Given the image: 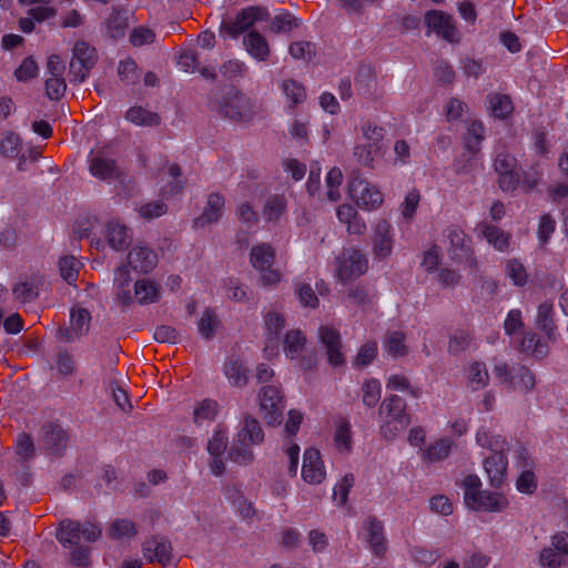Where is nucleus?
Here are the masks:
<instances>
[{"mask_svg":"<svg viewBox=\"0 0 568 568\" xmlns=\"http://www.w3.org/2000/svg\"><path fill=\"white\" fill-rule=\"evenodd\" d=\"M362 140L354 146L353 155L361 165L374 168V163L384 155V129L366 122L362 126Z\"/></svg>","mask_w":568,"mask_h":568,"instance_id":"obj_1","label":"nucleus"},{"mask_svg":"<svg viewBox=\"0 0 568 568\" xmlns=\"http://www.w3.org/2000/svg\"><path fill=\"white\" fill-rule=\"evenodd\" d=\"M101 532L100 527L90 521L80 523L64 519L59 525L57 539L64 548L73 549L81 546L82 541L93 542L98 540Z\"/></svg>","mask_w":568,"mask_h":568,"instance_id":"obj_2","label":"nucleus"},{"mask_svg":"<svg viewBox=\"0 0 568 568\" xmlns=\"http://www.w3.org/2000/svg\"><path fill=\"white\" fill-rule=\"evenodd\" d=\"M250 262L260 273V282L263 286H276L282 281V273L274 268L275 250L272 245L260 243L250 252Z\"/></svg>","mask_w":568,"mask_h":568,"instance_id":"obj_3","label":"nucleus"},{"mask_svg":"<svg viewBox=\"0 0 568 568\" xmlns=\"http://www.w3.org/2000/svg\"><path fill=\"white\" fill-rule=\"evenodd\" d=\"M268 16L270 13L266 8L248 6L239 11L234 19L223 21L221 24V33L235 39L248 31L256 22L267 20Z\"/></svg>","mask_w":568,"mask_h":568,"instance_id":"obj_4","label":"nucleus"},{"mask_svg":"<svg viewBox=\"0 0 568 568\" xmlns=\"http://www.w3.org/2000/svg\"><path fill=\"white\" fill-rule=\"evenodd\" d=\"M258 405L260 415L267 425L276 426L282 423L285 404L278 387L263 386L258 392Z\"/></svg>","mask_w":568,"mask_h":568,"instance_id":"obj_5","label":"nucleus"},{"mask_svg":"<svg viewBox=\"0 0 568 568\" xmlns=\"http://www.w3.org/2000/svg\"><path fill=\"white\" fill-rule=\"evenodd\" d=\"M349 196L365 211H375L384 202V195L377 185L366 179L354 176L348 183Z\"/></svg>","mask_w":568,"mask_h":568,"instance_id":"obj_6","label":"nucleus"},{"mask_svg":"<svg viewBox=\"0 0 568 568\" xmlns=\"http://www.w3.org/2000/svg\"><path fill=\"white\" fill-rule=\"evenodd\" d=\"M494 169L498 174V184L503 191H514L520 181L517 160L504 148L496 149Z\"/></svg>","mask_w":568,"mask_h":568,"instance_id":"obj_7","label":"nucleus"},{"mask_svg":"<svg viewBox=\"0 0 568 568\" xmlns=\"http://www.w3.org/2000/svg\"><path fill=\"white\" fill-rule=\"evenodd\" d=\"M220 110L226 118L244 121L252 116L253 103L235 88H229L222 95Z\"/></svg>","mask_w":568,"mask_h":568,"instance_id":"obj_8","label":"nucleus"},{"mask_svg":"<svg viewBox=\"0 0 568 568\" xmlns=\"http://www.w3.org/2000/svg\"><path fill=\"white\" fill-rule=\"evenodd\" d=\"M161 297V286L150 280H138L133 285V291H120L118 293V301L123 305H131L138 303L140 305H148L156 303Z\"/></svg>","mask_w":568,"mask_h":568,"instance_id":"obj_9","label":"nucleus"},{"mask_svg":"<svg viewBox=\"0 0 568 568\" xmlns=\"http://www.w3.org/2000/svg\"><path fill=\"white\" fill-rule=\"evenodd\" d=\"M368 268V260L357 248H346L338 257L337 275L343 282L351 281Z\"/></svg>","mask_w":568,"mask_h":568,"instance_id":"obj_10","label":"nucleus"},{"mask_svg":"<svg viewBox=\"0 0 568 568\" xmlns=\"http://www.w3.org/2000/svg\"><path fill=\"white\" fill-rule=\"evenodd\" d=\"M97 61L95 50L84 41H78L73 48L70 73L74 81L82 82Z\"/></svg>","mask_w":568,"mask_h":568,"instance_id":"obj_11","label":"nucleus"},{"mask_svg":"<svg viewBox=\"0 0 568 568\" xmlns=\"http://www.w3.org/2000/svg\"><path fill=\"white\" fill-rule=\"evenodd\" d=\"M90 173L100 180L111 181L120 175L119 168L109 152L103 149L93 150L88 159Z\"/></svg>","mask_w":568,"mask_h":568,"instance_id":"obj_12","label":"nucleus"},{"mask_svg":"<svg viewBox=\"0 0 568 568\" xmlns=\"http://www.w3.org/2000/svg\"><path fill=\"white\" fill-rule=\"evenodd\" d=\"M128 265L139 274L151 272L159 262L156 252L143 243L134 244L126 256Z\"/></svg>","mask_w":568,"mask_h":568,"instance_id":"obj_13","label":"nucleus"},{"mask_svg":"<svg viewBox=\"0 0 568 568\" xmlns=\"http://www.w3.org/2000/svg\"><path fill=\"white\" fill-rule=\"evenodd\" d=\"M445 236L450 244L448 253L452 260L473 263L470 239L466 236L465 232L459 226H448L445 231Z\"/></svg>","mask_w":568,"mask_h":568,"instance_id":"obj_14","label":"nucleus"},{"mask_svg":"<svg viewBox=\"0 0 568 568\" xmlns=\"http://www.w3.org/2000/svg\"><path fill=\"white\" fill-rule=\"evenodd\" d=\"M320 342L326 349L327 361L332 366H341L345 363V356L342 352V341L339 332L329 325H322L318 328Z\"/></svg>","mask_w":568,"mask_h":568,"instance_id":"obj_15","label":"nucleus"},{"mask_svg":"<svg viewBox=\"0 0 568 568\" xmlns=\"http://www.w3.org/2000/svg\"><path fill=\"white\" fill-rule=\"evenodd\" d=\"M425 22L427 27L448 42H457L458 31L454 24L452 16L433 10L426 13Z\"/></svg>","mask_w":568,"mask_h":568,"instance_id":"obj_16","label":"nucleus"},{"mask_svg":"<svg viewBox=\"0 0 568 568\" xmlns=\"http://www.w3.org/2000/svg\"><path fill=\"white\" fill-rule=\"evenodd\" d=\"M42 445L48 455L61 456L68 447L67 432L55 423L43 426Z\"/></svg>","mask_w":568,"mask_h":568,"instance_id":"obj_17","label":"nucleus"},{"mask_svg":"<svg viewBox=\"0 0 568 568\" xmlns=\"http://www.w3.org/2000/svg\"><path fill=\"white\" fill-rule=\"evenodd\" d=\"M361 534L374 555L383 556L386 552L387 546L382 521L375 517L366 518Z\"/></svg>","mask_w":568,"mask_h":568,"instance_id":"obj_18","label":"nucleus"},{"mask_svg":"<svg viewBox=\"0 0 568 568\" xmlns=\"http://www.w3.org/2000/svg\"><path fill=\"white\" fill-rule=\"evenodd\" d=\"M326 476L324 463L321 454L315 448H308L304 452L303 465H302V477L311 485L321 484Z\"/></svg>","mask_w":568,"mask_h":568,"instance_id":"obj_19","label":"nucleus"},{"mask_svg":"<svg viewBox=\"0 0 568 568\" xmlns=\"http://www.w3.org/2000/svg\"><path fill=\"white\" fill-rule=\"evenodd\" d=\"M143 555L149 561H158L162 566L173 564L171 542L162 536H155L145 540Z\"/></svg>","mask_w":568,"mask_h":568,"instance_id":"obj_20","label":"nucleus"},{"mask_svg":"<svg viewBox=\"0 0 568 568\" xmlns=\"http://www.w3.org/2000/svg\"><path fill=\"white\" fill-rule=\"evenodd\" d=\"M506 453L490 454L483 460L484 470L493 487H500L507 478L508 459Z\"/></svg>","mask_w":568,"mask_h":568,"instance_id":"obj_21","label":"nucleus"},{"mask_svg":"<svg viewBox=\"0 0 568 568\" xmlns=\"http://www.w3.org/2000/svg\"><path fill=\"white\" fill-rule=\"evenodd\" d=\"M357 94L368 100H377L382 97L378 89L376 73L371 65L364 64L358 68L354 82Z\"/></svg>","mask_w":568,"mask_h":568,"instance_id":"obj_22","label":"nucleus"},{"mask_svg":"<svg viewBox=\"0 0 568 568\" xmlns=\"http://www.w3.org/2000/svg\"><path fill=\"white\" fill-rule=\"evenodd\" d=\"M285 326L284 316L275 311L268 312L265 316V327L267 331V341L264 347L266 358H273L278 355V334Z\"/></svg>","mask_w":568,"mask_h":568,"instance_id":"obj_23","label":"nucleus"},{"mask_svg":"<svg viewBox=\"0 0 568 568\" xmlns=\"http://www.w3.org/2000/svg\"><path fill=\"white\" fill-rule=\"evenodd\" d=\"M91 315L88 310L74 307L70 314V327L60 328L59 337L61 339L72 342L89 331Z\"/></svg>","mask_w":568,"mask_h":568,"instance_id":"obj_24","label":"nucleus"},{"mask_svg":"<svg viewBox=\"0 0 568 568\" xmlns=\"http://www.w3.org/2000/svg\"><path fill=\"white\" fill-rule=\"evenodd\" d=\"M225 200L219 193H211L207 196L203 213L193 221L196 229L205 227L221 220L224 213Z\"/></svg>","mask_w":568,"mask_h":568,"instance_id":"obj_25","label":"nucleus"},{"mask_svg":"<svg viewBox=\"0 0 568 568\" xmlns=\"http://www.w3.org/2000/svg\"><path fill=\"white\" fill-rule=\"evenodd\" d=\"M243 47L250 57L260 62L267 61L271 55V47L267 39L255 30L244 34Z\"/></svg>","mask_w":568,"mask_h":568,"instance_id":"obj_26","label":"nucleus"},{"mask_svg":"<svg viewBox=\"0 0 568 568\" xmlns=\"http://www.w3.org/2000/svg\"><path fill=\"white\" fill-rule=\"evenodd\" d=\"M392 226L386 220H381L374 229L373 252L375 257L385 258L393 250Z\"/></svg>","mask_w":568,"mask_h":568,"instance_id":"obj_27","label":"nucleus"},{"mask_svg":"<svg viewBox=\"0 0 568 568\" xmlns=\"http://www.w3.org/2000/svg\"><path fill=\"white\" fill-rule=\"evenodd\" d=\"M104 236L115 251H122L131 240V231L119 220H111L104 226Z\"/></svg>","mask_w":568,"mask_h":568,"instance_id":"obj_28","label":"nucleus"},{"mask_svg":"<svg viewBox=\"0 0 568 568\" xmlns=\"http://www.w3.org/2000/svg\"><path fill=\"white\" fill-rule=\"evenodd\" d=\"M508 499L504 495L483 490L468 508L476 511L500 513L508 507Z\"/></svg>","mask_w":568,"mask_h":568,"instance_id":"obj_29","label":"nucleus"},{"mask_svg":"<svg viewBox=\"0 0 568 568\" xmlns=\"http://www.w3.org/2000/svg\"><path fill=\"white\" fill-rule=\"evenodd\" d=\"M476 444L485 449H488L490 454L508 452L509 448L508 442L505 437L486 426H481L477 430Z\"/></svg>","mask_w":568,"mask_h":568,"instance_id":"obj_30","label":"nucleus"},{"mask_svg":"<svg viewBox=\"0 0 568 568\" xmlns=\"http://www.w3.org/2000/svg\"><path fill=\"white\" fill-rule=\"evenodd\" d=\"M40 281L36 276H21L12 287L14 300L24 304L34 301L39 295Z\"/></svg>","mask_w":568,"mask_h":568,"instance_id":"obj_31","label":"nucleus"},{"mask_svg":"<svg viewBox=\"0 0 568 568\" xmlns=\"http://www.w3.org/2000/svg\"><path fill=\"white\" fill-rule=\"evenodd\" d=\"M379 415L382 419H410L406 410L405 400L397 395H392L383 400L379 407Z\"/></svg>","mask_w":568,"mask_h":568,"instance_id":"obj_32","label":"nucleus"},{"mask_svg":"<svg viewBox=\"0 0 568 568\" xmlns=\"http://www.w3.org/2000/svg\"><path fill=\"white\" fill-rule=\"evenodd\" d=\"M454 447L455 443L452 438L443 437L435 440L427 448L420 449V456L429 463L442 462L450 455Z\"/></svg>","mask_w":568,"mask_h":568,"instance_id":"obj_33","label":"nucleus"},{"mask_svg":"<svg viewBox=\"0 0 568 568\" xmlns=\"http://www.w3.org/2000/svg\"><path fill=\"white\" fill-rule=\"evenodd\" d=\"M236 437L242 442H246L253 446H256L263 443L264 432L256 418L246 416Z\"/></svg>","mask_w":568,"mask_h":568,"instance_id":"obj_34","label":"nucleus"},{"mask_svg":"<svg viewBox=\"0 0 568 568\" xmlns=\"http://www.w3.org/2000/svg\"><path fill=\"white\" fill-rule=\"evenodd\" d=\"M128 26L129 12L125 10L113 9L106 20L105 31L110 38L120 39L124 37Z\"/></svg>","mask_w":568,"mask_h":568,"instance_id":"obj_35","label":"nucleus"},{"mask_svg":"<svg viewBox=\"0 0 568 568\" xmlns=\"http://www.w3.org/2000/svg\"><path fill=\"white\" fill-rule=\"evenodd\" d=\"M23 148L22 138L14 131L0 133V154L7 159L18 158Z\"/></svg>","mask_w":568,"mask_h":568,"instance_id":"obj_36","label":"nucleus"},{"mask_svg":"<svg viewBox=\"0 0 568 568\" xmlns=\"http://www.w3.org/2000/svg\"><path fill=\"white\" fill-rule=\"evenodd\" d=\"M480 233L497 251L505 252L509 247L510 235L495 225L483 223Z\"/></svg>","mask_w":568,"mask_h":568,"instance_id":"obj_37","label":"nucleus"},{"mask_svg":"<svg viewBox=\"0 0 568 568\" xmlns=\"http://www.w3.org/2000/svg\"><path fill=\"white\" fill-rule=\"evenodd\" d=\"M219 413V404L214 399L205 398L195 404L193 408V422L196 425L213 422Z\"/></svg>","mask_w":568,"mask_h":568,"instance_id":"obj_38","label":"nucleus"},{"mask_svg":"<svg viewBox=\"0 0 568 568\" xmlns=\"http://www.w3.org/2000/svg\"><path fill=\"white\" fill-rule=\"evenodd\" d=\"M286 199L284 195L273 194L270 195L263 207V216L270 222H276L282 219L286 212Z\"/></svg>","mask_w":568,"mask_h":568,"instance_id":"obj_39","label":"nucleus"},{"mask_svg":"<svg viewBox=\"0 0 568 568\" xmlns=\"http://www.w3.org/2000/svg\"><path fill=\"white\" fill-rule=\"evenodd\" d=\"M305 335L301 329H292L286 333L284 338V353L291 359L301 356L305 346Z\"/></svg>","mask_w":568,"mask_h":568,"instance_id":"obj_40","label":"nucleus"},{"mask_svg":"<svg viewBox=\"0 0 568 568\" xmlns=\"http://www.w3.org/2000/svg\"><path fill=\"white\" fill-rule=\"evenodd\" d=\"M485 139V126L479 121H471L467 126V132L464 136L465 148L473 154H476L480 144Z\"/></svg>","mask_w":568,"mask_h":568,"instance_id":"obj_41","label":"nucleus"},{"mask_svg":"<svg viewBox=\"0 0 568 568\" xmlns=\"http://www.w3.org/2000/svg\"><path fill=\"white\" fill-rule=\"evenodd\" d=\"M251 444L242 442L235 437L229 449V458L240 465H248L254 460V454L252 452Z\"/></svg>","mask_w":568,"mask_h":568,"instance_id":"obj_42","label":"nucleus"},{"mask_svg":"<svg viewBox=\"0 0 568 568\" xmlns=\"http://www.w3.org/2000/svg\"><path fill=\"white\" fill-rule=\"evenodd\" d=\"M467 382L471 389L478 390L488 385L489 374L486 365L481 362H474L467 369Z\"/></svg>","mask_w":568,"mask_h":568,"instance_id":"obj_43","label":"nucleus"},{"mask_svg":"<svg viewBox=\"0 0 568 568\" xmlns=\"http://www.w3.org/2000/svg\"><path fill=\"white\" fill-rule=\"evenodd\" d=\"M488 102L493 115L498 119L507 118L514 110L513 102L506 94L490 93Z\"/></svg>","mask_w":568,"mask_h":568,"instance_id":"obj_44","label":"nucleus"},{"mask_svg":"<svg viewBox=\"0 0 568 568\" xmlns=\"http://www.w3.org/2000/svg\"><path fill=\"white\" fill-rule=\"evenodd\" d=\"M125 119L136 125L154 126L160 122L156 113L142 106H132L126 111Z\"/></svg>","mask_w":568,"mask_h":568,"instance_id":"obj_45","label":"nucleus"},{"mask_svg":"<svg viewBox=\"0 0 568 568\" xmlns=\"http://www.w3.org/2000/svg\"><path fill=\"white\" fill-rule=\"evenodd\" d=\"M168 176L170 180L163 186H161L160 192L164 197L172 196L174 194H179L184 189V181L181 178V169L176 164H171L168 168Z\"/></svg>","mask_w":568,"mask_h":568,"instance_id":"obj_46","label":"nucleus"},{"mask_svg":"<svg viewBox=\"0 0 568 568\" xmlns=\"http://www.w3.org/2000/svg\"><path fill=\"white\" fill-rule=\"evenodd\" d=\"M334 442L337 450L341 453H348L352 449V430L348 420L341 419L336 424Z\"/></svg>","mask_w":568,"mask_h":568,"instance_id":"obj_47","label":"nucleus"},{"mask_svg":"<svg viewBox=\"0 0 568 568\" xmlns=\"http://www.w3.org/2000/svg\"><path fill=\"white\" fill-rule=\"evenodd\" d=\"M552 315L554 310L551 303L544 302L539 305L537 313V325L541 331H544L549 339H554L555 324Z\"/></svg>","mask_w":568,"mask_h":568,"instance_id":"obj_48","label":"nucleus"},{"mask_svg":"<svg viewBox=\"0 0 568 568\" xmlns=\"http://www.w3.org/2000/svg\"><path fill=\"white\" fill-rule=\"evenodd\" d=\"M227 446V430L224 426L217 425L212 437L207 442V452L211 456H223Z\"/></svg>","mask_w":568,"mask_h":568,"instance_id":"obj_49","label":"nucleus"},{"mask_svg":"<svg viewBox=\"0 0 568 568\" xmlns=\"http://www.w3.org/2000/svg\"><path fill=\"white\" fill-rule=\"evenodd\" d=\"M505 273L507 277L516 286H523L526 284L528 274L524 264L517 258L507 260L505 263Z\"/></svg>","mask_w":568,"mask_h":568,"instance_id":"obj_50","label":"nucleus"},{"mask_svg":"<svg viewBox=\"0 0 568 568\" xmlns=\"http://www.w3.org/2000/svg\"><path fill=\"white\" fill-rule=\"evenodd\" d=\"M464 501L469 507L483 493L481 480L477 475H468L462 481Z\"/></svg>","mask_w":568,"mask_h":568,"instance_id":"obj_51","label":"nucleus"},{"mask_svg":"<svg viewBox=\"0 0 568 568\" xmlns=\"http://www.w3.org/2000/svg\"><path fill=\"white\" fill-rule=\"evenodd\" d=\"M384 347L393 357L404 356L408 351L405 344V335L402 332H392L387 334Z\"/></svg>","mask_w":568,"mask_h":568,"instance_id":"obj_52","label":"nucleus"},{"mask_svg":"<svg viewBox=\"0 0 568 568\" xmlns=\"http://www.w3.org/2000/svg\"><path fill=\"white\" fill-rule=\"evenodd\" d=\"M51 0H19L21 4H39L30 9L29 14L38 22H42L55 14V10L50 7Z\"/></svg>","mask_w":568,"mask_h":568,"instance_id":"obj_53","label":"nucleus"},{"mask_svg":"<svg viewBox=\"0 0 568 568\" xmlns=\"http://www.w3.org/2000/svg\"><path fill=\"white\" fill-rule=\"evenodd\" d=\"M520 349L537 357H542L547 354V344L541 342L535 333H526L521 338Z\"/></svg>","mask_w":568,"mask_h":568,"instance_id":"obj_54","label":"nucleus"},{"mask_svg":"<svg viewBox=\"0 0 568 568\" xmlns=\"http://www.w3.org/2000/svg\"><path fill=\"white\" fill-rule=\"evenodd\" d=\"M136 534L135 525L133 521L124 518H118L110 525L108 535L114 539L132 537Z\"/></svg>","mask_w":568,"mask_h":568,"instance_id":"obj_55","label":"nucleus"},{"mask_svg":"<svg viewBox=\"0 0 568 568\" xmlns=\"http://www.w3.org/2000/svg\"><path fill=\"white\" fill-rule=\"evenodd\" d=\"M282 91L286 99L291 101V106L302 103L305 99L304 87L295 80L288 79L282 82Z\"/></svg>","mask_w":568,"mask_h":568,"instance_id":"obj_56","label":"nucleus"},{"mask_svg":"<svg viewBox=\"0 0 568 568\" xmlns=\"http://www.w3.org/2000/svg\"><path fill=\"white\" fill-rule=\"evenodd\" d=\"M326 197L331 202H336L341 199L339 185L343 181L342 171L338 168L331 169L326 174Z\"/></svg>","mask_w":568,"mask_h":568,"instance_id":"obj_57","label":"nucleus"},{"mask_svg":"<svg viewBox=\"0 0 568 568\" xmlns=\"http://www.w3.org/2000/svg\"><path fill=\"white\" fill-rule=\"evenodd\" d=\"M224 372L229 382L234 386L241 387L247 382L245 369L239 361H230L226 363Z\"/></svg>","mask_w":568,"mask_h":568,"instance_id":"obj_58","label":"nucleus"},{"mask_svg":"<svg viewBox=\"0 0 568 568\" xmlns=\"http://www.w3.org/2000/svg\"><path fill=\"white\" fill-rule=\"evenodd\" d=\"M514 377L510 386L515 389L529 390L535 386V376L525 366H518L514 371Z\"/></svg>","mask_w":568,"mask_h":568,"instance_id":"obj_59","label":"nucleus"},{"mask_svg":"<svg viewBox=\"0 0 568 568\" xmlns=\"http://www.w3.org/2000/svg\"><path fill=\"white\" fill-rule=\"evenodd\" d=\"M363 403L367 407H374L381 399L382 385L379 381L372 378L364 383L363 387Z\"/></svg>","mask_w":568,"mask_h":568,"instance_id":"obj_60","label":"nucleus"},{"mask_svg":"<svg viewBox=\"0 0 568 568\" xmlns=\"http://www.w3.org/2000/svg\"><path fill=\"white\" fill-rule=\"evenodd\" d=\"M288 51L296 60L311 61L316 53V47L310 41H295L291 43Z\"/></svg>","mask_w":568,"mask_h":568,"instance_id":"obj_61","label":"nucleus"},{"mask_svg":"<svg viewBox=\"0 0 568 568\" xmlns=\"http://www.w3.org/2000/svg\"><path fill=\"white\" fill-rule=\"evenodd\" d=\"M16 454L22 460H29L34 457L36 447L33 439L30 435L26 433H21L17 436L16 445H14Z\"/></svg>","mask_w":568,"mask_h":568,"instance_id":"obj_62","label":"nucleus"},{"mask_svg":"<svg viewBox=\"0 0 568 568\" xmlns=\"http://www.w3.org/2000/svg\"><path fill=\"white\" fill-rule=\"evenodd\" d=\"M410 423V419H383L381 435L387 439H395Z\"/></svg>","mask_w":568,"mask_h":568,"instance_id":"obj_63","label":"nucleus"},{"mask_svg":"<svg viewBox=\"0 0 568 568\" xmlns=\"http://www.w3.org/2000/svg\"><path fill=\"white\" fill-rule=\"evenodd\" d=\"M538 562L542 568H561V554L550 546L545 547L539 554Z\"/></svg>","mask_w":568,"mask_h":568,"instance_id":"obj_64","label":"nucleus"}]
</instances>
